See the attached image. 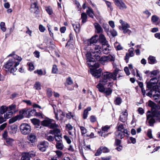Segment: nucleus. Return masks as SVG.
Here are the masks:
<instances>
[{
  "instance_id": "obj_1",
  "label": "nucleus",
  "mask_w": 160,
  "mask_h": 160,
  "mask_svg": "<svg viewBox=\"0 0 160 160\" xmlns=\"http://www.w3.org/2000/svg\"><path fill=\"white\" fill-rule=\"evenodd\" d=\"M119 71L118 69L116 68L113 73L108 72H103L102 79L100 80L106 84L108 81H110L111 79L115 80L117 79V76Z\"/></svg>"
},
{
  "instance_id": "obj_2",
  "label": "nucleus",
  "mask_w": 160,
  "mask_h": 160,
  "mask_svg": "<svg viewBox=\"0 0 160 160\" xmlns=\"http://www.w3.org/2000/svg\"><path fill=\"white\" fill-rule=\"evenodd\" d=\"M148 113L149 114H147V119L150 126H153L156 121L160 122V111L155 110L151 113L150 111H148Z\"/></svg>"
},
{
  "instance_id": "obj_3",
  "label": "nucleus",
  "mask_w": 160,
  "mask_h": 160,
  "mask_svg": "<svg viewBox=\"0 0 160 160\" xmlns=\"http://www.w3.org/2000/svg\"><path fill=\"white\" fill-rule=\"evenodd\" d=\"M20 63L19 62L15 61L14 59H10L4 65V67L11 73H14L17 70L16 68ZM13 75H14L13 74Z\"/></svg>"
},
{
  "instance_id": "obj_4",
  "label": "nucleus",
  "mask_w": 160,
  "mask_h": 160,
  "mask_svg": "<svg viewBox=\"0 0 160 160\" xmlns=\"http://www.w3.org/2000/svg\"><path fill=\"white\" fill-rule=\"evenodd\" d=\"M100 55H95L94 58L103 65L107 64L109 61H114L115 58V56L114 55H109L108 56H104L101 57H100Z\"/></svg>"
},
{
  "instance_id": "obj_5",
  "label": "nucleus",
  "mask_w": 160,
  "mask_h": 160,
  "mask_svg": "<svg viewBox=\"0 0 160 160\" xmlns=\"http://www.w3.org/2000/svg\"><path fill=\"white\" fill-rule=\"evenodd\" d=\"M158 80L156 77L152 78L150 81L147 82V87L148 89H156L158 88L157 84L158 82Z\"/></svg>"
},
{
  "instance_id": "obj_6",
  "label": "nucleus",
  "mask_w": 160,
  "mask_h": 160,
  "mask_svg": "<svg viewBox=\"0 0 160 160\" xmlns=\"http://www.w3.org/2000/svg\"><path fill=\"white\" fill-rule=\"evenodd\" d=\"M119 22L122 25V27H119L120 29L122 30L124 33H127L129 35H130L132 32L128 29L130 27L129 25L127 22H124L122 19L120 20Z\"/></svg>"
},
{
  "instance_id": "obj_7",
  "label": "nucleus",
  "mask_w": 160,
  "mask_h": 160,
  "mask_svg": "<svg viewBox=\"0 0 160 160\" xmlns=\"http://www.w3.org/2000/svg\"><path fill=\"white\" fill-rule=\"evenodd\" d=\"M31 126L28 124L22 123L20 126V130L23 134L26 135L29 134L31 131Z\"/></svg>"
},
{
  "instance_id": "obj_8",
  "label": "nucleus",
  "mask_w": 160,
  "mask_h": 160,
  "mask_svg": "<svg viewBox=\"0 0 160 160\" xmlns=\"http://www.w3.org/2000/svg\"><path fill=\"white\" fill-rule=\"evenodd\" d=\"M93 48L91 49V54L90 55L95 58V56L97 55H101V51L100 50L101 47L98 45H93Z\"/></svg>"
},
{
  "instance_id": "obj_9",
  "label": "nucleus",
  "mask_w": 160,
  "mask_h": 160,
  "mask_svg": "<svg viewBox=\"0 0 160 160\" xmlns=\"http://www.w3.org/2000/svg\"><path fill=\"white\" fill-rule=\"evenodd\" d=\"M49 146L48 142L46 141L39 142L37 145L38 148L42 152H45Z\"/></svg>"
},
{
  "instance_id": "obj_10",
  "label": "nucleus",
  "mask_w": 160,
  "mask_h": 160,
  "mask_svg": "<svg viewBox=\"0 0 160 160\" xmlns=\"http://www.w3.org/2000/svg\"><path fill=\"white\" fill-rule=\"evenodd\" d=\"M125 134L128 135V132L127 130H124L123 131H120L117 130L115 132L116 138L120 139H122L124 138L125 135Z\"/></svg>"
},
{
  "instance_id": "obj_11",
  "label": "nucleus",
  "mask_w": 160,
  "mask_h": 160,
  "mask_svg": "<svg viewBox=\"0 0 160 160\" xmlns=\"http://www.w3.org/2000/svg\"><path fill=\"white\" fill-rule=\"evenodd\" d=\"M86 55L87 57V64L89 67L93 68V67H94L95 63V62L94 59L89 57V54L88 53L86 54Z\"/></svg>"
},
{
  "instance_id": "obj_12",
  "label": "nucleus",
  "mask_w": 160,
  "mask_h": 160,
  "mask_svg": "<svg viewBox=\"0 0 160 160\" xmlns=\"http://www.w3.org/2000/svg\"><path fill=\"white\" fill-rule=\"evenodd\" d=\"M106 84V83L103 82L101 80H100L99 83L97 86V87L99 91L102 92H104L105 89L104 85Z\"/></svg>"
},
{
  "instance_id": "obj_13",
  "label": "nucleus",
  "mask_w": 160,
  "mask_h": 160,
  "mask_svg": "<svg viewBox=\"0 0 160 160\" xmlns=\"http://www.w3.org/2000/svg\"><path fill=\"white\" fill-rule=\"evenodd\" d=\"M94 26L95 29V32L97 33H102L103 32V30L101 25L98 23L95 22Z\"/></svg>"
},
{
  "instance_id": "obj_14",
  "label": "nucleus",
  "mask_w": 160,
  "mask_h": 160,
  "mask_svg": "<svg viewBox=\"0 0 160 160\" xmlns=\"http://www.w3.org/2000/svg\"><path fill=\"white\" fill-rule=\"evenodd\" d=\"M101 70H92L91 71V73L94 77L96 78H98L101 76Z\"/></svg>"
},
{
  "instance_id": "obj_15",
  "label": "nucleus",
  "mask_w": 160,
  "mask_h": 160,
  "mask_svg": "<svg viewBox=\"0 0 160 160\" xmlns=\"http://www.w3.org/2000/svg\"><path fill=\"white\" fill-rule=\"evenodd\" d=\"M31 12H34L35 13L38 14V13L39 9L37 2H34L31 5Z\"/></svg>"
},
{
  "instance_id": "obj_16",
  "label": "nucleus",
  "mask_w": 160,
  "mask_h": 160,
  "mask_svg": "<svg viewBox=\"0 0 160 160\" xmlns=\"http://www.w3.org/2000/svg\"><path fill=\"white\" fill-rule=\"evenodd\" d=\"M99 40L101 43H102V45L105 46L108 44V42L106 40L104 35L102 33H101L99 36Z\"/></svg>"
},
{
  "instance_id": "obj_17",
  "label": "nucleus",
  "mask_w": 160,
  "mask_h": 160,
  "mask_svg": "<svg viewBox=\"0 0 160 160\" xmlns=\"http://www.w3.org/2000/svg\"><path fill=\"white\" fill-rule=\"evenodd\" d=\"M54 113L56 118L57 120L59 119V118L58 117V115L59 116L60 119H62L63 118V117L65 115V114L63 113V112L60 110H58L57 112L54 111Z\"/></svg>"
},
{
  "instance_id": "obj_18",
  "label": "nucleus",
  "mask_w": 160,
  "mask_h": 160,
  "mask_svg": "<svg viewBox=\"0 0 160 160\" xmlns=\"http://www.w3.org/2000/svg\"><path fill=\"white\" fill-rule=\"evenodd\" d=\"M128 114L126 111L122 113L119 117V120L122 122H124L127 120Z\"/></svg>"
},
{
  "instance_id": "obj_19",
  "label": "nucleus",
  "mask_w": 160,
  "mask_h": 160,
  "mask_svg": "<svg viewBox=\"0 0 160 160\" xmlns=\"http://www.w3.org/2000/svg\"><path fill=\"white\" fill-rule=\"evenodd\" d=\"M52 120L48 118L42 121L41 122V124L44 126L49 127L51 122H52Z\"/></svg>"
},
{
  "instance_id": "obj_20",
  "label": "nucleus",
  "mask_w": 160,
  "mask_h": 160,
  "mask_svg": "<svg viewBox=\"0 0 160 160\" xmlns=\"http://www.w3.org/2000/svg\"><path fill=\"white\" fill-rule=\"evenodd\" d=\"M8 56H13V58L12 59H15V61H16L17 60L18 61L17 62H21L22 60V58L21 57H20L18 56L15 55V54L14 52H13L11 54H10Z\"/></svg>"
},
{
  "instance_id": "obj_21",
  "label": "nucleus",
  "mask_w": 160,
  "mask_h": 160,
  "mask_svg": "<svg viewBox=\"0 0 160 160\" xmlns=\"http://www.w3.org/2000/svg\"><path fill=\"white\" fill-rule=\"evenodd\" d=\"M154 91V94H153V98L155 100H156L158 98L160 97V91L158 90V88L156 89H153Z\"/></svg>"
},
{
  "instance_id": "obj_22",
  "label": "nucleus",
  "mask_w": 160,
  "mask_h": 160,
  "mask_svg": "<svg viewBox=\"0 0 160 160\" xmlns=\"http://www.w3.org/2000/svg\"><path fill=\"white\" fill-rule=\"evenodd\" d=\"M98 37V35H95L94 36L92 37L89 40V44L91 45L93 44V45H94V44L96 43L97 42Z\"/></svg>"
},
{
  "instance_id": "obj_23",
  "label": "nucleus",
  "mask_w": 160,
  "mask_h": 160,
  "mask_svg": "<svg viewBox=\"0 0 160 160\" xmlns=\"http://www.w3.org/2000/svg\"><path fill=\"white\" fill-rule=\"evenodd\" d=\"M110 49L109 45L107 44V45H103L102 52L105 54H108L110 51Z\"/></svg>"
},
{
  "instance_id": "obj_24",
  "label": "nucleus",
  "mask_w": 160,
  "mask_h": 160,
  "mask_svg": "<svg viewBox=\"0 0 160 160\" xmlns=\"http://www.w3.org/2000/svg\"><path fill=\"white\" fill-rule=\"evenodd\" d=\"M18 130L17 126L16 125H13L10 127L9 132L11 133H15Z\"/></svg>"
},
{
  "instance_id": "obj_25",
  "label": "nucleus",
  "mask_w": 160,
  "mask_h": 160,
  "mask_svg": "<svg viewBox=\"0 0 160 160\" xmlns=\"http://www.w3.org/2000/svg\"><path fill=\"white\" fill-rule=\"evenodd\" d=\"M28 139L32 143H33L36 140V137L34 134L31 133L29 135Z\"/></svg>"
},
{
  "instance_id": "obj_26",
  "label": "nucleus",
  "mask_w": 160,
  "mask_h": 160,
  "mask_svg": "<svg viewBox=\"0 0 160 160\" xmlns=\"http://www.w3.org/2000/svg\"><path fill=\"white\" fill-rule=\"evenodd\" d=\"M116 6L121 10H123L127 8V6L122 1H121Z\"/></svg>"
},
{
  "instance_id": "obj_27",
  "label": "nucleus",
  "mask_w": 160,
  "mask_h": 160,
  "mask_svg": "<svg viewBox=\"0 0 160 160\" xmlns=\"http://www.w3.org/2000/svg\"><path fill=\"white\" fill-rule=\"evenodd\" d=\"M148 63L150 64H153L157 62L155 57L152 56H150L148 58Z\"/></svg>"
},
{
  "instance_id": "obj_28",
  "label": "nucleus",
  "mask_w": 160,
  "mask_h": 160,
  "mask_svg": "<svg viewBox=\"0 0 160 160\" xmlns=\"http://www.w3.org/2000/svg\"><path fill=\"white\" fill-rule=\"evenodd\" d=\"M55 146L56 148L57 149L60 150H62L64 147V145L62 141H60V142H56V144Z\"/></svg>"
},
{
  "instance_id": "obj_29",
  "label": "nucleus",
  "mask_w": 160,
  "mask_h": 160,
  "mask_svg": "<svg viewBox=\"0 0 160 160\" xmlns=\"http://www.w3.org/2000/svg\"><path fill=\"white\" fill-rule=\"evenodd\" d=\"M50 133L54 134V136L60 135L61 134L60 130L57 128H55L52 130H51L50 131Z\"/></svg>"
},
{
  "instance_id": "obj_30",
  "label": "nucleus",
  "mask_w": 160,
  "mask_h": 160,
  "mask_svg": "<svg viewBox=\"0 0 160 160\" xmlns=\"http://www.w3.org/2000/svg\"><path fill=\"white\" fill-rule=\"evenodd\" d=\"M91 110V107H88L84 110L83 114V118L84 119H85L87 118L88 115V112L90 111Z\"/></svg>"
},
{
  "instance_id": "obj_31",
  "label": "nucleus",
  "mask_w": 160,
  "mask_h": 160,
  "mask_svg": "<svg viewBox=\"0 0 160 160\" xmlns=\"http://www.w3.org/2000/svg\"><path fill=\"white\" fill-rule=\"evenodd\" d=\"M8 108V110L9 109V111H12L13 113L16 112L17 111L16 109V105L15 104H12Z\"/></svg>"
},
{
  "instance_id": "obj_32",
  "label": "nucleus",
  "mask_w": 160,
  "mask_h": 160,
  "mask_svg": "<svg viewBox=\"0 0 160 160\" xmlns=\"http://www.w3.org/2000/svg\"><path fill=\"white\" fill-rule=\"evenodd\" d=\"M74 30L76 33L79 32L80 30V25L78 22H76L75 24H72Z\"/></svg>"
},
{
  "instance_id": "obj_33",
  "label": "nucleus",
  "mask_w": 160,
  "mask_h": 160,
  "mask_svg": "<svg viewBox=\"0 0 160 160\" xmlns=\"http://www.w3.org/2000/svg\"><path fill=\"white\" fill-rule=\"evenodd\" d=\"M26 112V110L25 109H22L20 110L19 112V114L17 115V116L21 120L24 118V114Z\"/></svg>"
},
{
  "instance_id": "obj_34",
  "label": "nucleus",
  "mask_w": 160,
  "mask_h": 160,
  "mask_svg": "<svg viewBox=\"0 0 160 160\" xmlns=\"http://www.w3.org/2000/svg\"><path fill=\"white\" fill-rule=\"evenodd\" d=\"M81 18L82 19V23H84L87 21V16L85 13H82L81 14Z\"/></svg>"
},
{
  "instance_id": "obj_35",
  "label": "nucleus",
  "mask_w": 160,
  "mask_h": 160,
  "mask_svg": "<svg viewBox=\"0 0 160 160\" xmlns=\"http://www.w3.org/2000/svg\"><path fill=\"white\" fill-rule=\"evenodd\" d=\"M102 27L107 34L108 35L109 34L110 30L108 25L106 23H103Z\"/></svg>"
},
{
  "instance_id": "obj_36",
  "label": "nucleus",
  "mask_w": 160,
  "mask_h": 160,
  "mask_svg": "<svg viewBox=\"0 0 160 160\" xmlns=\"http://www.w3.org/2000/svg\"><path fill=\"white\" fill-rule=\"evenodd\" d=\"M87 12L88 15L92 18H93L94 13L93 10L90 8H88L87 11Z\"/></svg>"
},
{
  "instance_id": "obj_37",
  "label": "nucleus",
  "mask_w": 160,
  "mask_h": 160,
  "mask_svg": "<svg viewBox=\"0 0 160 160\" xmlns=\"http://www.w3.org/2000/svg\"><path fill=\"white\" fill-rule=\"evenodd\" d=\"M45 138L46 140L49 142H52L54 139V136L53 137L49 134L46 135Z\"/></svg>"
},
{
  "instance_id": "obj_38",
  "label": "nucleus",
  "mask_w": 160,
  "mask_h": 160,
  "mask_svg": "<svg viewBox=\"0 0 160 160\" xmlns=\"http://www.w3.org/2000/svg\"><path fill=\"white\" fill-rule=\"evenodd\" d=\"M110 126L108 125H106L104 127H102V134L101 135V136L102 137L103 136L104 137H105L102 134L103 132H108V130L110 128Z\"/></svg>"
},
{
  "instance_id": "obj_39",
  "label": "nucleus",
  "mask_w": 160,
  "mask_h": 160,
  "mask_svg": "<svg viewBox=\"0 0 160 160\" xmlns=\"http://www.w3.org/2000/svg\"><path fill=\"white\" fill-rule=\"evenodd\" d=\"M159 19V17L155 15H153L151 18V21L153 23H155L158 21Z\"/></svg>"
},
{
  "instance_id": "obj_40",
  "label": "nucleus",
  "mask_w": 160,
  "mask_h": 160,
  "mask_svg": "<svg viewBox=\"0 0 160 160\" xmlns=\"http://www.w3.org/2000/svg\"><path fill=\"white\" fill-rule=\"evenodd\" d=\"M8 110V107L6 106H2L0 109V112L1 115H2L4 113Z\"/></svg>"
},
{
  "instance_id": "obj_41",
  "label": "nucleus",
  "mask_w": 160,
  "mask_h": 160,
  "mask_svg": "<svg viewBox=\"0 0 160 160\" xmlns=\"http://www.w3.org/2000/svg\"><path fill=\"white\" fill-rule=\"evenodd\" d=\"M13 114V112L12 111H8L4 114V117L5 118L8 119L10 118L12 116Z\"/></svg>"
},
{
  "instance_id": "obj_42",
  "label": "nucleus",
  "mask_w": 160,
  "mask_h": 160,
  "mask_svg": "<svg viewBox=\"0 0 160 160\" xmlns=\"http://www.w3.org/2000/svg\"><path fill=\"white\" fill-rule=\"evenodd\" d=\"M21 160H30L29 157L28 156L27 154L25 153H22Z\"/></svg>"
},
{
  "instance_id": "obj_43",
  "label": "nucleus",
  "mask_w": 160,
  "mask_h": 160,
  "mask_svg": "<svg viewBox=\"0 0 160 160\" xmlns=\"http://www.w3.org/2000/svg\"><path fill=\"white\" fill-rule=\"evenodd\" d=\"M18 120H20V119L17 116H16L10 119L9 120V123H13Z\"/></svg>"
},
{
  "instance_id": "obj_44",
  "label": "nucleus",
  "mask_w": 160,
  "mask_h": 160,
  "mask_svg": "<svg viewBox=\"0 0 160 160\" xmlns=\"http://www.w3.org/2000/svg\"><path fill=\"white\" fill-rule=\"evenodd\" d=\"M54 139L57 142L62 141V134L60 135H57L56 136H54Z\"/></svg>"
},
{
  "instance_id": "obj_45",
  "label": "nucleus",
  "mask_w": 160,
  "mask_h": 160,
  "mask_svg": "<svg viewBox=\"0 0 160 160\" xmlns=\"http://www.w3.org/2000/svg\"><path fill=\"white\" fill-rule=\"evenodd\" d=\"M112 90L109 88H108L105 89V91L103 92L106 95H109L112 93Z\"/></svg>"
},
{
  "instance_id": "obj_46",
  "label": "nucleus",
  "mask_w": 160,
  "mask_h": 160,
  "mask_svg": "<svg viewBox=\"0 0 160 160\" xmlns=\"http://www.w3.org/2000/svg\"><path fill=\"white\" fill-rule=\"evenodd\" d=\"M25 153L26 154H27L28 156L29 157H34L36 155V152L32 151H31L29 152H25Z\"/></svg>"
},
{
  "instance_id": "obj_47",
  "label": "nucleus",
  "mask_w": 160,
  "mask_h": 160,
  "mask_svg": "<svg viewBox=\"0 0 160 160\" xmlns=\"http://www.w3.org/2000/svg\"><path fill=\"white\" fill-rule=\"evenodd\" d=\"M122 102V99L120 97H117L114 101L115 104L119 105Z\"/></svg>"
},
{
  "instance_id": "obj_48",
  "label": "nucleus",
  "mask_w": 160,
  "mask_h": 160,
  "mask_svg": "<svg viewBox=\"0 0 160 160\" xmlns=\"http://www.w3.org/2000/svg\"><path fill=\"white\" fill-rule=\"evenodd\" d=\"M41 84L39 82H36L34 86V88L36 90H39L41 89Z\"/></svg>"
},
{
  "instance_id": "obj_49",
  "label": "nucleus",
  "mask_w": 160,
  "mask_h": 160,
  "mask_svg": "<svg viewBox=\"0 0 160 160\" xmlns=\"http://www.w3.org/2000/svg\"><path fill=\"white\" fill-rule=\"evenodd\" d=\"M5 23L3 22H2L0 24V27L1 30L3 32L6 31V28L5 27Z\"/></svg>"
},
{
  "instance_id": "obj_50",
  "label": "nucleus",
  "mask_w": 160,
  "mask_h": 160,
  "mask_svg": "<svg viewBox=\"0 0 160 160\" xmlns=\"http://www.w3.org/2000/svg\"><path fill=\"white\" fill-rule=\"evenodd\" d=\"M66 83L68 85H71L73 83V80L70 77H68L66 80Z\"/></svg>"
},
{
  "instance_id": "obj_51",
  "label": "nucleus",
  "mask_w": 160,
  "mask_h": 160,
  "mask_svg": "<svg viewBox=\"0 0 160 160\" xmlns=\"http://www.w3.org/2000/svg\"><path fill=\"white\" fill-rule=\"evenodd\" d=\"M63 138L68 144H70L71 143V140L70 139L69 137L68 136L66 135H64L63 136Z\"/></svg>"
},
{
  "instance_id": "obj_52",
  "label": "nucleus",
  "mask_w": 160,
  "mask_h": 160,
  "mask_svg": "<svg viewBox=\"0 0 160 160\" xmlns=\"http://www.w3.org/2000/svg\"><path fill=\"white\" fill-rule=\"evenodd\" d=\"M159 72L158 70H154L150 72V73L151 74V77H152V75L156 76Z\"/></svg>"
},
{
  "instance_id": "obj_53",
  "label": "nucleus",
  "mask_w": 160,
  "mask_h": 160,
  "mask_svg": "<svg viewBox=\"0 0 160 160\" xmlns=\"http://www.w3.org/2000/svg\"><path fill=\"white\" fill-rule=\"evenodd\" d=\"M101 148L102 152L103 153L108 152H109V149L107 147H100Z\"/></svg>"
},
{
  "instance_id": "obj_54",
  "label": "nucleus",
  "mask_w": 160,
  "mask_h": 160,
  "mask_svg": "<svg viewBox=\"0 0 160 160\" xmlns=\"http://www.w3.org/2000/svg\"><path fill=\"white\" fill-rule=\"evenodd\" d=\"M46 10L49 15H51L52 13L53 12L52 8L50 7H46Z\"/></svg>"
},
{
  "instance_id": "obj_55",
  "label": "nucleus",
  "mask_w": 160,
  "mask_h": 160,
  "mask_svg": "<svg viewBox=\"0 0 160 160\" xmlns=\"http://www.w3.org/2000/svg\"><path fill=\"white\" fill-rule=\"evenodd\" d=\"M80 130H81V133L82 135L84 134L87 132V130L85 128L83 127L79 126Z\"/></svg>"
},
{
  "instance_id": "obj_56",
  "label": "nucleus",
  "mask_w": 160,
  "mask_h": 160,
  "mask_svg": "<svg viewBox=\"0 0 160 160\" xmlns=\"http://www.w3.org/2000/svg\"><path fill=\"white\" fill-rule=\"evenodd\" d=\"M118 130L117 131H123L124 130H127L124 128L123 125L122 124H120L118 126Z\"/></svg>"
},
{
  "instance_id": "obj_57",
  "label": "nucleus",
  "mask_w": 160,
  "mask_h": 160,
  "mask_svg": "<svg viewBox=\"0 0 160 160\" xmlns=\"http://www.w3.org/2000/svg\"><path fill=\"white\" fill-rule=\"evenodd\" d=\"M36 114H37V112L35 109L31 110L29 113V115L30 116H35Z\"/></svg>"
},
{
  "instance_id": "obj_58",
  "label": "nucleus",
  "mask_w": 160,
  "mask_h": 160,
  "mask_svg": "<svg viewBox=\"0 0 160 160\" xmlns=\"http://www.w3.org/2000/svg\"><path fill=\"white\" fill-rule=\"evenodd\" d=\"M58 127V125L56 124V123H52L51 122L49 127L50 128H53L54 129Z\"/></svg>"
},
{
  "instance_id": "obj_59",
  "label": "nucleus",
  "mask_w": 160,
  "mask_h": 160,
  "mask_svg": "<svg viewBox=\"0 0 160 160\" xmlns=\"http://www.w3.org/2000/svg\"><path fill=\"white\" fill-rule=\"evenodd\" d=\"M110 33L113 37L117 36L118 34L117 31L114 29L112 31H110L109 34Z\"/></svg>"
},
{
  "instance_id": "obj_60",
  "label": "nucleus",
  "mask_w": 160,
  "mask_h": 160,
  "mask_svg": "<svg viewBox=\"0 0 160 160\" xmlns=\"http://www.w3.org/2000/svg\"><path fill=\"white\" fill-rule=\"evenodd\" d=\"M54 152L55 153L56 155L57 156V158L58 157V158L61 157L62 154V152L59 150H57L54 151Z\"/></svg>"
},
{
  "instance_id": "obj_61",
  "label": "nucleus",
  "mask_w": 160,
  "mask_h": 160,
  "mask_svg": "<svg viewBox=\"0 0 160 160\" xmlns=\"http://www.w3.org/2000/svg\"><path fill=\"white\" fill-rule=\"evenodd\" d=\"M66 117L70 119L72 118H73L74 115L71 112H69L66 114Z\"/></svg>"
},
{
  "instance_id": "obj_62",
  "label": "nucleus",
  "mask_w": 160,
  "mask_h": 160,
  "mask_svg": "<svg viewBox=\"0 0 160 160\" xmlns=\"http://www.w3.org/2000/svg\"><path fill=\"white\" fill-rule=\"evenodd\" d=\"M58 69L57 66L55 65H54L52 68V72L53 73H56L58 71Z\"/></svg>"
},
{
  "instance_id": "obj_63",
  "label": "nucleus",
  "mask_w": 160,
  "mask_h": 160,
  "mask_svg": "<svg viewBox=\"0 0 160 160\" xmlns=\"http://www.w3.org/2000/svg\"><path fill=\"white\" fill-rule=\"evenodd\" d=\"M129 54L130 57H132L134 56L133 48H130L128 50Z\"/></svg>"
},
{
  "instance_id": "obj_64",
  "label": "nucleus",
  "mask_w": 160,
  "mask_h": 160,
  "mask_svg": "<svg viewBox=\"0 0 160 160\" xmlns=\"http://www.w3.org/2000/svg\"><path fill=\"white\" fill-rule=\"evenodd\" d=\"M101 148H99L97 150L96 152L95 153V156H99L102 153Z\"/></svg>"
}]
</instances>
